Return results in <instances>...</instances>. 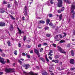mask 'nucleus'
Segmentation results:
<instances>
[{"mask_svg": "<svg viewBox=\"0 0 75 75\" xmlns=\"http://www.w3.org/2000/svg\"><path fill=\"white\" fill-rule=\"evenodd\" d=\"M75 9V6L74 5H72L71 6V13L72 14L73 17L75 16V13L74 10Z\"/></svg>", "mask_w": 75, "mask_h": 75, "instance_id": "obj_1", "label": "nucleus"}, {"mask_svg": "<svg viewBox=\"0 0 75 75\" xmlns=\"http://www.w3.org/2000/svg\"><path fill=\"white\" fill-rule=\"evenodd\" d=\"M64 37V35H56L54 37L56 41H59L60 40L59 38H62V37Z\"/></svg>", "mask_w": 75, "mask_h": 75, "instance_id": "obj_2", "label": "nucleus"}, {"mask_svg": "<svg viewBox=\"0 0 75 75\" xmlns=\"http://www.w3.org/2000/svg\"><path fill=\"white\" fill-rule=\"evenodd\" d=\"M5 72L6 73H8L9 72H14V69H12L11 68L6 69L5 70Z\"/></svg>", "mask_w": 75, "mask_h": 75, "instance_id": "obj_3", "label": "nucleus"}, {"mask_svg": "<svg viewBox=\"0 0 75 75\" xmlns=\"http://www.w3.org/2000/svg\"><path fill=\"white\" fill-rule=\"evenodd\" d=\"M57 47L58 48V51H60V52H61L62 53H63V54H65L66 53V52L64 51V50L62 49V48H61L60 47L58 46Z\"/></svg>", "mask_w": 75, "mask_h": 75, "instance_id": "obj_4", "label": "nucleus"}, {"mask_svg": "<svg viewBox=\"0 0 75 75\" xmlns=\"http://www.w3.org/2000/svg\"><path fill=\"white\" fill-rule=\"evenodd\" d=\"M58 7H62V0H58Z\"/></svg>", "mask_w": 75, "mask_h": 75, "instance_id": "obj_5", "label": "nucleus"}, {"mask_svg": "<svg viewBox=\"0 0 75 75\" xmlns=\"http://www.w3.org/2000/svg\"><path fill=\"white\" fill-rule=\"evenodd\" d=\"M34 52L35 53L37 54V55L38 56V57H40V53H39V51L38 50L35 49L34 50Z\"/></svg>", "mask_w": 75, "mask_h": 75, "instance_id": "obj_6", "label": "nucleus"}, {"mask_svg": "<svg viewBox=\"0 0 75 75\" xmlns=\"http://www.w3.org/2000/svg\"><path fill=\"white\" fill-rule=\"evenodd\" d=\"M28 10V8H27V7L26 6L25 7V9H24V15L25 16H27V10Z\"/></svg>", "mask_w": 75, "mask_h": 75, "instance_id": "obj_7", "label": "nucleus"}, {"mask_svg": "<svg viewBox=\"0 0 75 75\" xmlns=\"http://www.w3.org/2000/svg\"><path fill=\"white\" fill-rule=\"evenodd\" d=\"M0 62L3 64H4L5 62H4V59L0 57Z\"/></svg>", "mask_w": 75, "mask_h": 75, "instance_id": "obj_8", "label": "nucleus"}, {"mask_svg": "<svg viewBox=\"0 0 75 75\" xmlns=\"http://www.w3.org/2000/svg\"><path fill=\"white\" fill-rule=\"evenodd\" d=\"M5 23L4 22H0V26H5Z\"/></svg>", "mask_w": 75, "mask_h": 75, "instance_id": "obj_9", "label": "nucleus"}, {"mask_svg": "<svg viewBox=\"0 0 75 75\" xmlns=\"http://www.w3.org/2000/svg\"><path fill=\"white\" fill-rule=\"evenodd\" d=\"M52 50L50 51V52H49V53L48 54V55H50V56H52V55H53L52 54H52Z\"/></svg>", "mask_w": 75, "mask_h": 75, "instance_id": "obj_10", "label": "nucleus"}, {"mask_svg": "<svg viewBox=\"0 0 75 75\" xmlns=\"http://www.w3.org/2000/svg\"><path fill=\"white\" fill-rule=\"evenodd\" d=\"M17 29L19 31V34H21V33H24V32L23 31L21 32V30H20V29L18 28H17Z\"/></svg>", "mask_w": 75, "mask_h": 75, "instance_id": "obj_11", "label": "nucleus"}, {"mask_svg": "<svg viewBox=\"0 0 75 75\" xmlns=\"http://www.w3.org/2000/svg\"><path fill=\"white\" fill-rule=\"evenodd\" d=\"M50 20L49 19H47L46 21V23L47 25H48V24L50 23Z\"/></svg>", "mask_w": 75, "mask_h": 75, "instance_id": "obj_12", "label": "nucleus"}, {"mask_svg": "<svg viewBox=\"0 0 75 75\" xmlns=\"http://www.w3.org/2000/svg\"><path fill=\"white\" fill-rule=\"evenodd\" d=\"M70 62L71 64H74V63H75L74 60L73 59H71L70 61Z\"/></svg>", "mask_w": 75, "mask_h": 75, "instance_id": "obj_13", "label": "nucleus"}, {"mask_svg": "<svg viewBox=\"0 0 75 75\" xmlns=\"http://www.w3.org/2000/svg\"><path fill=\"white\" fill-rule=\"evenodd\" d=\"M29 67H30V65H29V64L25 65V69H28Z\"/></svg>", "mask_w": 75, "mask_h": 75, "instance_id": "obj_14", "label": "nucleus"}, {"mask_svg": "<svg viewBox=\"0 0 75 75\" xmlns=\"http://www.w3.org/2000/svg\"><path fill=\"white\" fill-rule=\"evenodd\" d=\"M42 75H48V73H47V72H46V71H45L42 73Z\"/></svg>", "mask_w": 75, "mask_h": 75, "instance_id": "obj_15", "label": "nucleus"}, {"mask_svg": "<svg viewBox=\"0 0 75 75\" xmlns=\"http://www.w3.org/2000/svg\"><path fill=\"white\" fill-rule=\"evenodd\" d=\"M62 15L61 14L59 16V21H61L62 20Z\"/></svg>", "mask_w": 75, "mask_h": 75, "instance_id": "obj_16", "label": "nucleus"}, {"mask_svg": "<svg viewBox=\"0 0 75 75\" xmlns=\"http://www.w3.org/2000/svg\"><path fill=\"white\" fill-rule=\"evenodd\" d=\"M10 30L11 31H12L13 30V25H11V27L10 28Z\"/></svg>", "mask_w": 75, "mask_h": 75, "instance_id": "obj_17", "label": "nucleus"}, {"mask_svg": "<svg viewBox=\"0 0 75 75\" xmlns=\"http://www.w3.org/2000/svg\"><path fill=\"white\" fill-rule=\"evenodd\" d=\"M39 23L40 24V23H42V24H44L45 23V22L44 21H41L39 22Z\"/></svg>", "mask_w": 75, "mask_h": 75, "instance_id": "obj_18", "label": "nucleus"}, {"mask_svg": "<svg viewBox=\"0 0 75 75\" xmlns=\"http://www.w3.org/2000/svg\"><path fill=\"white\" fill-rule=\"evenodd\" d=\"M0 12L1 13H4V10L3 9H1Z\"/></svg>", "mask_w": 75, "mask_h": 75, "instance_id": "obj_19", "label": "nucleus"}, {"mask_svg": "<svg viewBox=\"0 0 75 75\" xmlns=\"http://www.w3.org/2000/svg\"><path fill=\"white\" fill-rule=\"evenodd\" d=\"M26 57H27L28 58H30V56L29 55H28L27 53L26 54Z\"/></svg>", "mask_w": 75, "mask_h": 75, "instance_id": "obj_20", "label": "nucleus"}, {"mask_svg": "<svg viewBox=\"0 0 75 75\" xmlns=\"http://www.w3.org/2000/svg\"><path fill=\"white\" fill-rule=\"evenodd\" d=\"M71 53L72 56H74V51L71 50Z\"/></svg>", "mask_w": 75, "mask_h": 75, "instance_id": "obj_21", "label": "nucleus"}, {"mask_svg": "<svg viewBox=\"0 0 75 75\" xmlns=\"http://www.w3.org/2000/svg\"><path fill=\"white\" fill-rule=\"evenodd\" d=\"M17 51L16 50H15L14 52L13 53L15 55H17Z\"/></svg>", "mask_w": 75, "mask_h": 75, "instance_id": "obj_22", "label": "nucleus"}, {"mask_svg": "<svg viewBox=\"0 0 75 75\" xmlns=\"http://www.w3.org/2000/svg\"><path fill=\"white\" fill-rule=\"evenodd\" d=\"M45 30H47L49 29V27L48 26H46L45 27Z\"/></svg>", "mask_w": 75, "mask_h": 75, "instance_id": "obj_23", "label": "nucleus"}, {"mask_svg": "<svg viewBox=\"0 0 75 75\" xmlns=\"http://www.w3.org/2000/svg\"><path fill=\"white\" fill-rule=\"evenodd\" d=\"M40 59L41 60L43 61V62H45V59H44L42 58H40Z\"/></svg>", "mask_w": 75, "mask_h": 75, "instance_id": "obj_24", "label": "nucleus"}, {"mask_svg": "<svg viewBox=\"0 0 75 75\" xmlns=\"http://www.w3.org/2000/svg\"><path fill=\"white\" fill-rule=\"evenodd\" d=\"M10 17H11V19H12V20H15V18H14V17H13V16L11 15Z\"/></svg>", "mask_w": 75, "mask_h": 75, "instance_id": "obj_25", "label": "nucleus"}, {"mask_svg": "<svg viewBox=\"0 0 75 75\" xmlns=\"http://www.w3.org/2000/svg\"><path fill=\"white\" fill-rule=\"evenodd\" d=\"M64 42L65 40H62L60 41L59 42L60 43H62L63 42Z\"/></svg>", "mask_w": 75, "mask_h": 75, "instance_id": "obj_26", "label": "nucleus"}, {"mask_svg": "<svg viewBox=\"0 0 75 75\" xmlns=\"http://www.w3.org/2000/svg\"><path fill=\"white\" fill-rule=\"evenodd\" d=\"M57 69H58V70H59V71H62V70H63L64 69H60V68H59V67H57Z\"/></svg>", "mask_w": 75, "mask_h": 75, "instance_id": "obj_27", "label": "nucleus"}, {"mask_svg": "<svg viewBox=\"0 0 75 75\" xmlns=\"http://www.w3.org/2000/svg\"><path fill=\"white\" fill-rule=\"evenodd\" d=\"M3 4H7V2L6 1H3Z\"/></svg>", "mask_w": 75, "mask_h": 75, "instance_id": "obj_28", "label": "nucleus"}, {"mask_svg": "<svg viewBox=\"0 0 75 75\" xmlns=\"http://www.w3.org/2000/svg\"><path fill=\"white\" fill-rule=\"evenodd\" d=\"M18 62L20 63L21 65L22 64V62L20 61V60H18Z\"/></svg>", "mask_w": 75, "mask_h": 75, "instance_id": "obj_29", "label": "nucleus"}, {"mask_svg": "<svg viewBox=\"0 0 75 75\" xmlns=\"http://www.w3.org/2000/svg\"><path fill=\"white\" fill-rule=\"evenodd\" d=\"M58 60H55V61L54 62L55 63H56L57 64V63H58Z\"/></svg>", "mask_w": 75, "mask_h": 75, "instance_id": "obj_30", "label": "nucleus"}, {"mask_svg": "<svg viewBox=\"0 0 75 75\" xmlns=\"http://www.w3.org/2000/svg\"><path fill=\"white\" fill-rule=\"evenodd\" d=\"M26 36H24L23 37V40L24 41H25V40H26Z\"/></svg>", "mask_w": 75, "mask_h": 75, "instance_id": "obj_31", "label": "nucleus"}, {"mask_svg": "<svg viewBox=\"0 0 75 75\" xmlns=\"http://www.w3.org/2000/svg\"><path fill=\"white\" fill-rule=\"evenodd\" d=\"M67 75H69H69L70 74H72V72H67Z\"/></svg>", "mask_w": 75, "mask_h": 75, "instance_id": "obj_32", "label": "nucleus"}, {"mask_svg": "<svg viewBox=\"0 0 75 75\" xmlns=\"http://www.w3.org/2000/svg\"><path fill=\"white\" fill-rule=\"evenodd\" d=\"M48 16L49 17H51L52 16V14H50L48 15Z\"/></svg>", "mask_w": 75, "mask_h": 75, "instance_id": "obj_33", "label": "nucleus"}, {"mask_svg": "<svg viewBox=\"0 0 75 75\" xmlns=\"http://www.w3.org/2000/svg\"><path fill=\"white\" fill-rule=\"evenodd\" d=\"M52 45L54 47H56V46H57V45L53 43L52 44Z\"/></svg>", "mask_w": 75, "mask_h": 75, "instance_id": "obj_34", "label": "nucleus"}, {"mask_svg": "<svg viewBox=\"0 0 75 75\" xmlns=\"http://www.w3.org/2000/svg\"><path fill=\"white\" fill-rule=\"evenodd\" d=\"M8 46H10L11 45H10V42L8 41Z\"/></svg>", "mask_w": 75, "mask_h": 75, "instance_id": "obj_35", "label": "nucleus"}, {"mask_svg": "<svg viewBox=\"0 0 75 75\" xmlns=\"http://www.w3.org/2000/svg\"><path fill=\"white\" fill-rule=\"evenodd\" d=\"M52 1H53V0H50V3H51V4H53L54 2Z\"/></svg>", "mask_w": 75, "mask_h": 75, "instance_id": "obj_36", "label": "nucleus"}, {"mask_svg": "<svg viewBox=\"0 0 75 75\" xmlns=\"http://www.w3.org/2000/svg\"><path fill=\"white\" fill-rule=\"evenodd\" d=\"M55 58L56 59H57V58H59V56L58 55L56 56L55 57Z\"/></svg>", "mask_w": 75, "mask_h": 75, "instance_id": "obj_37", "label": "nucleus"}, {"mask_svg": "<svg viewBox=\"0 0 75 75\" xmlns=\"http://www.w3.org/2000/svg\"><path fill=\"white\" fill-rule=\"evenodd\" d=\"M43 50V48H41L40 50V52H42V50Z\"/></svg>", "mask_w": 75, "mask_h": 75, "instance_id": "obj_38", "label": "nucleus"}, {"mask_svg": "<svg viewBox=\"0 0 75 75\" xmlns=\"http://www.w3.org/2000/svg\"><path fill=\"white\" fill-rule=\"evenodd\" d=\"M46 36L47 37H50V35L49 34H47L46 35Z\"/></svg>", "mask_w": 75, "mask_h": 75, "instance_id": "obj_39", "label": "nucleus"}, {"mask_svg": "<svg viewBox=\"0 0 75 75\" xmlns=\"http://www.w3.org/2000/svg\"><path fill=\"white\" fill-rule=\"evenodd\" d=\"M18 46L19 47H21V44H20V43H19L18 44Z\"/></svg>", "mask_w": 75, "mask_h": 75, "instance_id": "obj_40", "label": "nucleus"}, {"mask_svg": "<svg viewBox=\"0 0 75 75\" xmlns=\"http://www.w3.org/2000/svg\"><path fill=\"white\" fill-rule=\"evenodd\" d=\"M57 11L59 13H61V10H58Z\"/></svg>", "mask_w": 75, "mask_h": 75, "instance_id": "obj_41", "label": "nucleus"}, {"mask_svg": "<svg viewBox=\"0 0 75 75\" xmlns=\"http://www.w3.org/2000/svg\"><path fill=\"white\" fill-rule=\"evenodd\" d=\"M46 61L47 62H49V59H48L47 57H46Z\"/></svg>", "mask_w": 75, "mask_h": 75, "instance_id": "obj_42", "label": "nucleus"}, {"mask_svg": "<svg viewBox=\"0 0 75 75\" xmlns=\"http://www.w3.org/2000/svg\"><path fill=\"white\" fill-rule=\"evenodd\" d=\"M26 47L27 48H30L31 47V46L29 45L26 46Z\"/></svg>", "mask_w": 75, "mask_h": 75, "instance_id": "obj_43", "label": "nucleus"}, {"mask_svg": "<svg viewBox=\"0 0 75 75\" xmlns=\"http://www.w3.org/2000/svg\"><path fill=\"white\" fill-rule=\"evenodd\" d=\"M67 1L69 4H70V3H71V0H70V1L69 2V1H68V0H67Z\"/></svg>", "mask_w": 75, "mask_h": 75, "instance_id": "obj_44", "label": "nucleus"}, {"mask_svg": "<svg viewBox=\"0 0 75 75\" xmlns=\"http://www.w3.org/2000/svg\"><path fill=\"white\" fill-rule=\"evenodd\" d=\"M22 55H23V56H25V54L24 53H23Z\"/></svg>", "mask_w": 75, "mask_h": 75, "instance_id": "obj_45", "label": "nucleus"}, {"mask_svg": "<svg viewBox=\"0 0 75 75\" xmlns=\"http://www.w3.org/2000/svg\"><path fill=\"white\" fill-rule=\"evenodd\" d=\"M64 7H63L62 8V10H61V11H64Z\"/></svg>", "mask_w": 75, "mask_h": 75, "instance_id": "obj_46", "label": "nucleus"}, {"mask_svg": "<svg viewBox=\"0 0 75 75\" xmlns=\"http://www.w3.org/2000/svg\"><path fill=\"white\" fill-rule=\"evenodd\" d=\"M70 69L71 71H72V70L75 69V68H71Z\"/></svg>", "mask_w": 75, "mask_h": 75, "instance_id": "obj_47", "label": "nucleus"}, {"mask_svg": "<svg viewBox=\"0 0 75 75\" xmlns=\"http://www.w3.org/2000/svg\"><path fill=\"white\" fill-rule=\"evenodd\" d=\"M8 8H10V4H8Z\"/></svg>", "mask_w": 75, "mask_h": 75, "instance_id": "obj_48", "label": "nucleus"}, {"mask_svg": "<svg viewBox=\"0 0 75 75\" xmlns=\"http://www.w3.org/2000/svg\"><path fill=\"white\" fill-rule=\"evenodd\" d=\"M67 47H69L70 46H71V45H70V44H68L67 45Z\"/></svg>", "mask_w": 75, "mask_h": 75, "instance_id": "obj_49", "label": "nucleus"}, {"mask_svg": "<svg viewBox=\"0 0 75 75\" xmlns=\"http://www.w3.org/2000/svg\"><path fill=\"white\" fill-rule=\"evenodd\" d=\"M43 45H48V44L47 43H45L43 44Z\"/></svg>", "mask_w": 75, "mask_h": 75, "instance_id": "obj_50", "label": "nucleus"}, {"mask_svg": "<svg viewBox=\"0 0 75 75\" xmlns=\"http://www.w3.org/2000/svg\"><path fill=\"white\" fill-rule=\"evenodd\" d=\"M30 54H33V50H31L30 51Z\"/></svg>", "mask_w": 75, "mask_h": 75, "instance_id": "obj_51", "label": "nucleus"}, {"mask_svg": "<svg viewBox=\"0 0 75 75\" xmlns=\"http://www.w3.org/2000/svg\"><path fill=\"white\" fill-rule=\"evenodd\" d=\"M70 20H71V19H67V21H68L69 23L70 22Z\"/></svg>", "mask_w": 75, "mask_h": 75, "instance_id": "obj_52", "label": "nucleus"}, {"mask_svg": "<svg viewBox=\"0 0 75 75\" xmlns=\"http://www.w3.org/2000/svg\"><path fill=\"white\" fill-rule=\"evenodd\" d=\"M41 44H39L38 45V47L40 48V47H41Z\"/></svg>", "mask_w": 75, "mask_h": 75, "instance_id": "obj_53", "label": "nucleus"}, {"mask_svg": "<svg viewBox=\"0 0 75 75\" xmlns=\"http://www.w3.org/2000/svg\"><path fill=\"white\" fill-rule=\"evenodd\" d=\"M49 58L51 59V60H52V57H49Z\"/></svg>", "mask_w": 75, "mask_h": 75, "instance_id": "obj_54", "label": "nucleus"}, {"mask_svg": "<svg viewBox=\"0 0 75 75\" xmlns=\"http://www.w3.org/2000/svg\"><path fill=\"white\" fill-rule=\"evenodd\" d=\"M50 3L49 2V1H48L46 3V4H48Z\"/></svg>", "mask_w": 75, "mask_h": 75, "instance_id": "obj_55", "label": "nucleus"}, {"mask_svg": "<svg viewBox=\"0 0 75 75\" xmlns=\"http://www.w3.org/2000/svg\"><path fill=\"white\" fill-rule=\"evenodd\" d=\"M1 55L2 57H5V54H1Z\"/></svg>", "mask_w": 75, "mask_h": 75, "instance_id": "obj_56", "label": "nucleus"}, {"mask_svg": "<svg viewBox=\"0 0 75 75\" xmlns=\"http://www.w3.org/2000/svg\"><path fill=\"white\" fill-rule=\"evenodd\" d=\"M53 24H52V23H50L49 24V25H52Z\"/></svg>", "mask_w": 75, "mask_h": 75, "instance_id": "obj_57", "label": "nucleus"}, {"mask_svg": "<svg viewBox=\"0 0 75 75\" xmlns=\"http://www.w3.org/2000/svg\"><path fill=\"white\" fill-rule=\"evenodd\" d=\"M63 34H64V35H65L64 37H66V35H67V34H66L65 33H64Z\"/></svg>", "mask_w": 75, "mask_h": 75, "instance_id": "obj_58", "label": "nucleus"}, {"mask_svg": "<svg viewBox=\"0 0 75 75\" xmlns=\"http://www.w3.org/2000/svg\"><path fill=\"white\" fill-rule=\"evenodd\" d=\"M7 62L8 63H10V60H9L8 59L7 60Z\"/></svg>", "mask_w": 75, "mask_h": 75, "instance_id": "obj_59", "label": "nucleus"}, {"mask_svg": "<svg viewBox=\"0 0 75 75\" xmlns=\"http://www.w3.org/2000/svg\"><path fill=\"white\" fill-rule=\"evenodd\" d=\"M55 60H53L52 61V62H55Z\"/></svg>", "mask_w": 75, "mask_h": 75, "instance_id": "obj_60", "label": "nucleus"}, {"mask_svg": "<svg viewBox=\"0 0 75 75\" xmlns=\"http://www.w3.org/2000/svg\"><path fill=\"white\" fill-rule=\"evenodd\" d=\"M3 74V72H0V75H2Z\"/></svg>", "mask_w": 75, "mask_h": 75, "instance_id": "obj_61", "label": "nucleus"}, {"mask_svg": "<svg viewBox=\"0 0 75 75\" xmlns=\"http://www.w3.org/2000/svg\"><path fill=\"white\" fill-rule=\"evenodd\" d=\"M22 19L23 20H25L24 17L23 16L22 17Z\"/></svg>", "mask_w": 75, "mask_h": 75, "instance_id": "obj_62", "label": "nucleus"}, {"mask_svg": "<svg viewBox=\"0 0 75 75\" xmlns=\"http://www.w3.org/2000/svg\"><path fill=\"white\" fill-rule=\"evenodd\" d=\"M59 64H60V65H62V62H60V63H59Z\"/></svg>", "mask_w": 75, "mask_h": 75, "instance_id": "obj_63", "label": "nucleus"}, {"mask_svg": "<svg viewBox=\"0 0 75 75\" xmlns=\"http://www.w3.org/2000/svg\"><path fill=\"white\" fill-rule=\"evenodd\" d=\"M73 35H75V30L74 31Z\"/></svg>", "mask_w": 75, "mask_h": 75, "instance_id": "obj_64", "label": "nucleus"}]
</instances>
